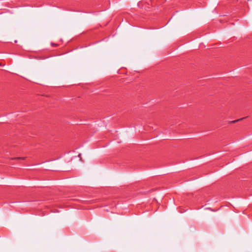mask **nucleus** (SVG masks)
I'll list each match as a JSON object with an SVG mask.
<instances>
[{
	"mask_svg": "<svg viewBox=\"0 0 252 252\" xmlns=\"http://www.w3.org/2000/svg\"><path fill=\"white\" fill-rule=\"evenodd\" d=\"M21 158V159H24L25 158Z\"/></svg>",
	"mask_w": 252,
	"mask_h": 252,
	"instance_id": "4",
	"label": "nucleus"
},
{
	"mask_svg": "<svg viewBox=\"0 0 252 252\" xmlns=\"http://www.w3.org/2000/svg\"><path fill=\"white\" fill-rule=\"evenodd\" d=\"M22 158H13L12 159H20Z\"/></svg>",
	"mask_w": 252,
	"mask_h": 252,
	"instance_id": "3",
	"label": "nucleus"
},
{
	"mask_svg": "<svg viewBox=\"0 0 252 252\" xmlns=\"http://www.w3.org/2000/svg\"><path fill=\"white\" fill-rule=\"evenodd\" d=\"M81 154H79V155H78V157H79V158H80V160L81 161H83V159H82V157H81Z\"/></svg>",
	"mask_w": 252,
	"mask_h": 252,
	"instance_id": "2",
	"label": "nucleus"
},
{
	"mask_svg": "<svg viewBox=\"0 0 252 252\" xmlns=\"http://www.w3.org/2000/svg\"><path fill=\"white\" fill-rule=\"evenodd\" d=\"M245 118H241V119H238V120H235V121H231L230 123H236L237 122L240 121L244 119Z\"/></svg>",
	"mask_w": 252,
	"mask_h": 252,
	"instance_id": "1",
	"label": "nucleus"
}]
</instances>
